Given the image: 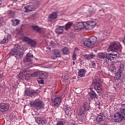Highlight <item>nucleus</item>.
I'll return each instance as SVG.
<instances>
[{
  "label": "nucleus",
  "mask_w": 125,
  "mask_h": 125,
  "mask_svg": "<svg viewBox=\"0 0 125 125\" xmlns=\"http://www.w3.org/2000/svg\"><path fill=\"white\" fill-rule=\"evenodd\" d=\"M36 121L37 122V124H42L43 125H46V124H47V120L45 119L41 120L40 118H38Z\"/></svg>",
  "instance_id": "b1692460"
},
{
  "label": "nucleus",
  "mask_w": 125,
  "mask_h": 125,
  "mask_svg": "<svg viewBox=\"0 0 125 125\" xmlns=\"http://www.w3.org/2000/svg\"><path fill=\"white\" fill-rule=\"evenodd\" d=\"M95 56L93 55L92 53H90L89 54H85L84 55V59H86V60H91Z\"/></svg>",
  "instance_id": "dca6fc26"
},
{
  "label": "nucleus",
  "mask_w": 125,
  "mask_h": 125,
  "mask_svg": "<svg viewBox=\"0 0 125 125\" xmlns=\"http://www.w3.org/2000/svg\"><path fill=\"white\" fill-rule=\"evenodd\" d=\"M86 27H88L90 29H92L94 28L95 26L96 25V22L95 21H87L86 22Z\"/></svg>",
  "instance_id": "4468645a"
},
{
  "label": "nucleus",
  "mask_w": 125,
  "mask_h": 125,
  "mask_svg": "<svg viewBox=\"0 0 125 125\" xmlns=\"http://www.w3.org/2000/svg\"><path fill=\"white\" fill-rule=\"evenodd\" d=\"M124 71H125V65L123 64H120L119 66L118 67L117 72H120V73H123Z\"/></svg>",
  "instance_id": "a878e982"
},
{
  "label": "nucleus",
  "mask_w": 125,
  "mask_h": 125,
  "mask_svg": "<svg viewBox=\"0 0 125 125\" xmlns=\"http://www.w3.org/2000/svg\"><path fill=\"white\" fill-rule=\"evenodd\" d=\"M110 54H111L112 57H114L113 59H116L117 58V57H118L119 56V53L116 51H113V52L110 53Z\"/></svg>",
  "instance_id": "cd10ccee"
},
{
  "label": "nucleus",
  "mask_w": 125,
  "mask_h": 125,
  "mask_svg": "<svg viewBox=\"0 0 125 125\" xmlns=\"http://www.w3.org/2000/svg\"><path fill=\"white\" fill-rule=\"evenodd\" d=\"M89 40L91 42H92V44H93V45L94 46V44L96 43L97 38L95 37V36H92L89 37Z\"/></svg>",
  "instance_id": "393cba45"
},
{
  "label": "nucleus",
  "mask_w": 125,
  "mask_h": 125,
  "mask_svg": "<svg viewBox=\"0 0 125 125\" xmlns=\"http://www.w3.org/2000/svg\"><path fill=\"white\" fill-rule=\"evenodd\" d=\"M106 58V62H104V63L107 64L108 62H111L113 59H114V57L112 56V55L110 53H105V59Z\"/></svg>",
  "instance_id": "9b49d317"
},
{
  "label": "nucleus",
  "mask_w": 125,
  "mask_h": 125,
  "mask_svg": "<svg viewBox=\"0 0 125 125\" xmlns=\"http://www.w3.org/2000/svg\"><path fill=\"white\" fill-rule=\"evenodd\" d=\"M63 81L65 82V83H68V79L64 78L63 79Z\"/></svg>",
  "instance_id": "de8ad7c7"
},
{
  "label": "nucleus",
  "mask_w": 125,
  "mask_h": 125,
  "mask_svg": "<svg viewBox=\"0 0 125 125\" xmlns=\"http://www.w3.org/2000/svg\"><path fill=\"white\" fill-rule=\"evenodd\" d=\"M77 26H78L80 28V30H82V29H83V28H85V27H86V22H77Z\"/></svg>",
  "instance_id": "5701e85b"
},
{
  "label": "nucleus",
  "mask_w": 125,
  "mask_h": 125,
  "mask_svg": "<svg viewBox=\"0 0 125 125\" xmlns=\"http://www.w3.org/2000/svg\"><path fill=\"white\" fill-rule=\"evenodd\" d=\"M56 125H65V124H64V122L62 121H59L57 123Z\"/></svg>",
  "instance_id": "37998d69"
},
{
  "label": "nucleus",
  "mask_w": 125,
  "mask_h": 125,
  "mask_svg": "<svg viewBox=\"0 0 125 125\" xmlns=\"http://www.w3.org/2000/svg\"><path fill=\"white\" fill-rule=\"evenodd\" d=\"M103 117H104V114L103 113H100L96 118V121L97 123H101L103 121Z\"/></svg>",
  "instance_id": "aec40b11"
},
{
  "label": "nucleus",
  "mask_w": 125,
  "mask_h": 125,
  "mask_svg": "<svg viewBox=\"0 0 125 125\" xmlns=\"http://www.w3.org/2000/svg\"><path fill=\"white\" fill-rule=\"evenodd\" d=\"M9 109V105L8 103H0V111L2 113L8 111Z\"/></svg>",
  "instance_id": "39448f33"
},
{
  "label": "nucleus",
  "mask_w": 125,
  "mask_h": 125,
  "mask_svg": "<svg viewBox=\"0 0 125 125\" xmlns=\"http://www.w3.org/2000/svg\"><path fill=\"white\" fill-rule=\"evenodd\" d=\"M122 74H123V73L120 72L119 71H117L115 75L114 76L115 80H116V81H118V82H120L122 83H125V77L122 76Z\"/></svg>",
  "instance_id": "20e7f679"
},
{
  "label": "nucleus",
  "mask_w": 125,
  "mask_h": 125,
  "mask_svg": "<svg viewBox=\"0 0 125 125\" xmlns=\"http://www.w3.org/2000/svg\"><path fill=\"white\" fill-rule=\"evenodd\" d=\"M88 99L89 101H91V100H93V99H95L97 96V94L96 93L94 92V91L92 90L88 93Z\"/></svg>",
  "instance_id": "9d476101"
},
{
  "label": "nucleus",
  "mask_w": 125,
  "mask_h": 125,
  "mask_svg": "<svg viewBox=\"0 0 125 125\" xmlns=\"http://www.w3.org/2000/svg\"><path fill=\"white\" fill-rule=\"evenodd\" d=\"M58 16V15L57 14V12H55L52 13L51 14L49 15V18L50 19H52V20H54V19H56Z\"/></svg>",
  "instance_id": "4be33fe9"
},
{
  "label": "nucleus",
  "mask_w": 125,
  "mask_h": 125,
  "mask_svg": "<svg viewBox=\"0 0 125 125\" xmlns=\"http://www.w3.org/2000/svg\"><path fill=\"white\" fill-rule=\"evenodd\" d=\"M42 75L43 78H44V79H46V78L48 77V74L47 73V72H42Z\"/></svg>",
  "instance_id": "4c0bfd02"
},
{
  "label": "nucleus",
  "mask_w": 125,
  "mask_h": 125,
  "mask_svg": "<svg viewBox=\"0 0 125 125\" xmlns=\"http://www.w3.org/2000/svg\"><path fill=\"white\" fill-rule=\"evenodd\" d=\"M62 101V98L60 96H58L52 100V104L54 107H57L60 105Z\"/></svg>",
  "instance_id": "7ed1b4c3"
},
{
  "label": "nucleus",
  "mask_w": 125,
  "mask_h": 125,
  "mask_svg": "<svg viewBox=\"0 0 125 125\" xmlns=\"http://www.w3.org/2000/svg\"><path fill=\"white\" fill-rule=\"evenodd\" d=\"M73 65H75V62H73Z\"/></svg>",
  "instance_id": "864d4df0"
},
{
  "label": "nucleus",
  "mask_w": 125,
  "mask_h": 125,
  "mask_svg": "<svg viewBox=\"0 0 125 125\" xmlns=\"http://www.w3.org/2000/svg\"><path fill=\"white\" fill-rule=\"evenodd\" d=\"M105 53H99L98 54V57L99 58H100V59H105Z\"/></svg>",
  "instance_id": "c756f323"
},
{
  "label": "nucleus",
  "mask_w": 125,
  "mask_h": 125,
  "mask_svg": "<svg viewBox=\"0 0 125 125\" xmlns=\"http://www.w3.org/2000/svg\"><path fill=\"white\" fill-rule=\"evenodd\" d=\"M92 85H93L94 89L96 90L97 92L100 94L102 90L101 88V83L97 81V80L95 79L93 81Z\"/></svg>",
  "instance_id": "f257e3e1"
},
{
  "label": "nucleus",
  "mask_w": 125,
  "mask_h": 125,
  "mask_svg": "<svg viewBox=\"0 0 125 125\" xmlns=\"http://www.w3.org/2000/svg\"><path fill=\"white\" fill-rule=\"evenodd\" d=\"M9 39L8 37H4V39L1 41V43L2 44H6L8 42Z\"/></svg>",
  "instance_id": "2f4dec72"
},
{
  "label": "nucleus",
  "mask_w": 125,
  "mask_h": 125,
  "mask_svg": "<svg viewBox=\"0 0 125 125\" xmlns=\"http://www.w3.org/2000/svg\"><path fill=\"white\" fill-rule=\"evenodd\" d=\"M95 11L94 10H93V8H90L89 10V13H90V14H93V13H94Z\"/></svg>",
  "instance_id": "79ce46f5"
},
{
  "label": "nucleus",
  "mask_w": 125,
  "mask_h": 125,
  "mask_svg": "<svg viewBox=\"0 0 125 125\" xmlns=\"http://www.w3.org/2000/svg\"><path fill=\"white\" fill-rule=\"evenodd\" d=\"M33 105L36 108H39L40 109H42V108H43V107H44V103H43L42 101L36 100L34 101Z\"/></svg>",
  "instance_id": "423d86ee"
},
{
  "label": "nucleus",
  "mask_w": 125,
  "mask_h": 125,
  "mask_svg": "<svg viewBox=\"0 0 125 125\" xmlns=\"http://www.w3.org/2000/svg\"><path fill=\"white\" fill-rule=\"evenodd\" d=\"M37 82L39 83H41V84H43L44 83L43 79L41 78L37 79Z\"/></svg>",
  "instance_id": "e433bc0d"
},
{
  "label": "nucleus",
  "mask_w": 125,
  "mask_h": 125,
  "mask_svg": "<svg viewBox=\"0 0 125 125\" xmlns=\"http://www.w3.org/2000/svg\"><path fill=\"white\" fill-rule=\"evenodd\" d=\"M62 55H68V54H70V50H69V48L67 47H64L62 49Z\"/></svg>",
  "instance_id": "2eb2a0df"
},
{
  "label": "nucleus",
  "mask_w": 125,
  "mask_h": 125,
  "mask_svg": "<svg viewBox=\"0 0 125 125\" xmlns=\"http://www.w3.org/2000/svg\"><path fill=\"white\" fill-rule=\"evenodd\" d=\"M15 57L16 59H21L23 57V52H18L16 54Z\"/></svg>",
  "instance_id": "bb28decb"
},
{
  "label": "nucleus",
  "mask_w": 125,
  "mask_h": 125,
  "mask_svg": "<svg viewBox=\"0 0 125 125\" xmlns=\"http://www.w3.org/2000/svg\"><path fill=\"white\" fill-rule=\"evenodd\" d=\"M0 5H1V3H0Z\"/></svg>",
  "instance_id": "5fc2aeb1"
},
{
  "label": "nucleus",
  "mask_w": 125,
  "mask_h": 125,
  "mask_svg": "<svg viewBox=\"0 0 125 125\" xmlns=\"http://www.w3.org/2000/svg\"><path fill=\"white\" fill-rule=\"evenodd\" d=\"M72 59L73 60L75 61V60H77V55L75 53H73L72 55Z\"/></svg>",
  "instance_id": "ea45409f"
},
{
  "label": "nucleus",
  "mask_w": 125,
  "mask_h": 125,
  "mask_svg": "<svg viewBox=\"0 0 125 125\" xmlns=\"http://www.w3.org/2000/svg\"><path fill=\"white\" fill-rule=\"evenodd\" d=\"M15 13L14 12V11H13L12 10L8 11V14L9 16H10V17H11L12 18H13V17H14Z\"/></svg>",
  "instance_id": "72a5a7b5"
},
{
  "label": "nucleus",
  "mask_w": 125,
  "mask_h": 125,
  "mask_svg": "<svg viewBox=\"0 0 125 125\" xmlns=\"http://www.w3.org/2000/svg\"><path fill=\"white\" fill-rule=\"evenodd\" d=\"M64 26H58L57 29L55 30V32L56 34H58V35H62L63 34V32H64Z\"/></svg>",
  "instance_id": "ddd939ff"
},
{
  "label": "nucleus",
  "mask_w": 125,
  "mask_h": 125,
  "mask_svg": "<svg viewBox=\"0 0 125 125\" xmlns=\"http://www.w3.org/2000/svg\"><path fill=\"white\" fill-rule=\"evenodd\" d=\"M3 22V18L2 17H0V24H1Z\"/></svg>",
  "instance_id": "09e8293b"
},
{
  "label": "nucleus",
  "mask_w": 125,
  "mask_h": 125,
  "mask_svg": "<svg viewBox=\"0 0 125 125\" xmlns=\"http://www.w3.org/2000/svg\"><path fill=\"white\" fill-rule=\"evenodd\" d=\"M24 12H31L32 11V9H31V7L30 5L25 6L24 7Z\"/></svg>",
  "instance_id": "7c9ffc66"
},
{
  "label": "nucleus",
  "mask_w": 125,
  "mask_h": 125,
  "mask_svg": "<svg viewBox=\"0 0 125 125\" xmlns=\"http://www.w3.org/2000/svg\"><path fill=\"white\" fill-rule=\"evenodd\" d=\"M83 43L85 46H87V47H93L94 45L91 42V41L88 39H85L83 41Z\"/></svg>",
  "instance_id": "1a4fd4ad"
},
{
  "label": "nucleus",
  "mask_w": 125,
  "mask_h": 125,
  "mask_svg": "<svg viewBox=\"0 0 125 125\" xmlns=\"http://www.w3.org/2000/svg\"><path fill=\"white\" fill-rule=\"evenodd\" d=\"M92 66H93V68H94V67H96V63L94 62H93L91 64Z\"/></svg>",
  "instance_id": "a18cd8bd"
},
{
  "label": "nucleus",
  "mask_w": 125,
  "mask_h": 125,
  "mask_svg": "<svg viewBox=\"0 0 125 125\" xmlns=\"http://www.w3.org/2000/svg\"><path fill=\"white\" fill-rule=\"evenodd\" d=\"M60 52L58 51H55L52 53L51 58L52 59H56L57 58L60 57Z\"/></svg>",
  "instance_id": "6ab92c4d"
},
{
  "label": "nucleus",
  "mask_w": 125,
  "mask_h": 125,
  "mask_svg": "<svg viewBox=\"0 0 125 125\" xmlns=\"http://www.w3.org/2000/svg\"><path fill=\"white\" fill-rule=\"evenodd\" d=\"M74 29L75 30H81V28H80V27H79V26H78L77 23H76V24H75L74 25Z\"/></svg>",
  "instance_id": "a19ab883"
},
{
  "label": "nucleus",
  "mask_w": 125,
  "mask_h": 125,
  "mask_svg": "<svg viewBox=\"0 0 125 125\" xmlns=\"http://www.w3.org/2000/svg\"><path fill=\"white\" fill-rule=\"evenodd\" d=\"M83 105H84V108H85L86 105H87V102H84Z\"/></svg>",
  "instance_id": "8fccbe9b"
},
{
  "label": "nucleus",
  "mask_w": 125,
  "mask_h": 125,
  "mask_svg": "<svg viewBox=\"0 0 125 125\" xmlns=\"http://www.w3.org/2000/svg\"><path fill=\"white\" fill-rule=\"evenodd\" d=\"M119 48V45L116 42L111 43L108 47V50L110 51H117Z\"/></svg>",
  "instance_id": "6e6552de"
},
{
  "label": "nucleus",
  "mask_w": 125,
  "mask_h": 125,
  "mask_svg": "<svg viewBox=\"0 0 125 125\" xmlns=\"http://www.w3.org/2000/svg\"><path fill=\"white\" fill-rule=\"evenodd\" d=\"M28 44H29V45H31L32 47H35L37 44V42H36L35 41L32 40V39H30L28 42Z\"/></svg>",
  "instance_id": "c85d7f7f"
},
{
  "label": "nucleus",
  "mask_w": 125,
  "mask_h": 125,
  "mask_svg": "<svg viewBox=\"0 0 125 125\" xmlns=\"http://www.w3.org/2000/svg\"><path fill=\"white\" fill-rule=\"evenodd\" d=\"M30 39L29 38V37H23L22 38V41L23 42H30Z\"/></svg>",
  "instance_id": "c9c22d12"
},
{
  "label": "nucleus",
  "mask_w": 125,
  "mask_h": 125,
  "mask_svg": "<svg viewBox=\"0 0 125 125\" xmlns=\"http://www.w3.org/2000/svg\"><path fill=\"white\" fill-rule=\"evenodd\" d=\"M33 55L31 53H29L27 54L25 57V58H23V62L24 63H26V62H28L29 64H32V59H33Z\"/></svg>",
  "instance_id": "0eeeda50"
},
{
  "label": "nucleus",
  "mask_w": 125,
  "mask_h": 125,
  "mask_svg": "<svg viewBox=\"0 0 125 125\" xmlns=\"http://www.w3.org/2000/svg\"><path fill=\"white\" fill-rule=\"evenodd\" d=\"M103 13H104V11H103V10H100L99 11L100 15H103Z\"/></svg>",
  "instance_id": "49530a36"
},
{
  "label": "nucleus",
  "mask_w": 125,
  "mask_h": 125,
  "mask_svg": "<svg viewBox=\"0 0 125 125\" xmlns=\"http://www.w3.org/2000/svg\"><path fill=\"white\" fill-rule=\"evenodd\" d=\"M21 46H19L18 45H15V48L12 49L10 52V55L13 56L15 55V54H17V51H18V50L20 49Z\"/></svg>",
  "instance_id": "f8f14e48"
},
{
  "label": "nucleus",
  "mask_w": 125,
  "mask_h": 125,
  "mask_svg": "<svg viewBox=\"0 0 125 125\" xmlns=\"http://www.w3.org/2000/svg\"><path fill=\"white\" fill-rule=\"evenodd\" d=\"M86 72V71L84 69H80L78 71V76L80 77V78H83L85 76Z\"/></svg>",
  "instance_id": "a211bd4d"
},
{
  "label": "nucleus",
  "mask_w": 125,
  "mask_h": 125,
  "mask_svg": "<svg viewBox=\"0 0 125 125\" xmlns=\"http://www.w3.org/2000/svg\"><path fill=\"white\" fill-rule=\"evenodd\" d=\"M32 77H37L38 76V72H34L32 74H31Z\"/></svg>",
  "instance_id": "c03bdc74"
},
{
  "label": "nucleus",
  "mask_w": 125,
  "mask_h": 125,
  "mask_svg": "<svg viewBox=\"0 0 125 125\" xmlns=\"http://www.w3.org/2000/svg\"><path fill=\"white\" fill-rule=\"evenodd\" d=\"M2 79V75L0 74V80H1Z\"/></svg>",
  "instance_id": "3c124183"
},
{
  "label": "nucleus",
  "mask_w": 125,
  "mask_h": 125,
  "mask_svg": "<svg viewBox=\"0 0 125 125\" xmlns=\"http://www.w3.org/2000/svg\"><path fill=\"white\" fill-rule=\"evenodd\" d=\"M24 94L27 96H37L39 94V90L26 89L24 91Z\"/></svg>",
  "instance_id": "f03ea898"
},
{
  "label": "nucleus",
  "mask_w": 125,
  "mask_h": 125,
  "mask_svg": "<svg viewBox=\"0 0 125 125\" xmlns=\"http://www.w3.org/2000/svg\"><path fill=\"white\" fill-rule=\"evenodd\" d=\"M31 28H32L33 30L37 31V32H40L41 30V28L38 26H31Z\"/></svg>",
  "instance_id": "f704fd0d"
},
{
  "label": "nucleus",
  "mask_w": 125,
  "mask_h": 125,
  "mask_svg": "<svg viewBox=\"0 0 125 125\" xmlns=\"http://www.w3.org/2000/svg\"><path fill=\"white\" fill-rule=\"evenodd\" d=\"M39 5H40V2L37 1L36 4H30L29 5V6H30L32 11H34V10H36V9L39 7Z\"/></svg>",
  "instance_id": "f3484780"
},
{
  "label": "nucleus",
  "mask_w": 125,
  "mask_h": 125,
  "mask_svg": "<svg viewBox=\"0 0 125 125\" xmlns=\"http://www.w3.org/2000/svg\"><path fill=\"white\" fill-rule=\"evenodd\" d=\"M12 22V25L13 26H17L20 23V21L19 20H15V21H11Z\"/></svg>",
  "instance_id": "473e14b6"
},
{
  "label": "nucleus",
  "mask_w": 125,
  "mask_h": 125,
  "mask_svg": "<svg viewBox=\"0 0 125 125\" xmlns=\"http://www.w3.org/2000/svg\"><path fill=\"white\" fill-rule=\"evenodd\" d=\"M73 26V22L69 21L66 24H65L64 26V29H65V31H68V30H70L71 29V27Z\"/></svg>",
  "instance_id": "412c9836"
},
{
  "label": "nucleus",
  "mask_w": 125,
  "mask_h": 125,
  "mask_svg": "<svg viewBox=\"0 0 125 125\" xmlns=\"http://www.w3.org/2000/svg\"><path fill=\"white\" fill-rule=\"evenodd\" d=\"M75 50H76V51H77L78 50H79V48L75 47Z\"/></svg>",
  "instance_id": "603ef678"
},
{
  "label": "nucleus",
  "mask_w": 125,
  "mask_h": 125,
  "mask_svg": "<svg viewBox=\"0 0 125 125\" xmlns=\"http://www.w3.org/2000/svg\"><path fill=\"white\" fill-rule=\"evenodd\" d=\"M70 108L69 107H66V109L64 110V112L65 113V115H69V112H70Z\"/></svg>",
  "instance_id": "58836bf2"
}]
</instances>
